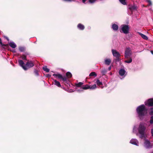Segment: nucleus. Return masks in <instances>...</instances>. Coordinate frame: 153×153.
Returning <instances> with one entry per match:
<instances>
[{
  "instance_id": "obj_12",
  "label": "nucleus",
  "mask_w": 153,
  "mask_h": 153,
  "mask_svg": "<svg viewBox=\"0 0 153 153\" xmlns=\"http://www.w3.org/2000/svg\"><path fill=\"white\" fill-rule=\"evenodd\" d=\"M130 143L131 144L138 146L139 144V142L137 140L135 139H132L130 141Z\"/></svg>"
},
{
  "instance_id": "obj_2",
  "label": "nucleus",
  "mask_w": 153,
  "mask_h": 153,
  "mask_svg": "<svg viewBox=\"0 0 153 153\" xmlns=\"http://www.w3.org/2000/svg\"><path fill=\"white\" fill-rule=\"evenodd\" d=\"M137 130L140 134V138L141 139L145 138L146 131V127L145 126V123L142 122L140 123L137 128Z\"/></svg>"
},
{
  "instance_id": "obj_26",
  "label": "nucleus",
  "mask_w": 153,
  "mask_h": 153,
  "mask_svg": "<svg viewBox=\"0 0 153 153\" xmlns=\"http://www.w3.org/2000/svg\"><path fill=\"white\" fill-rule=\"evenodd\" d=\"M133 133L137 134V129L136 127L135 126H134L133 128Z\"/></svg>"
},
{
  "instance_id": "obj_39",
  "label": "nucleus",
  "mask_w": 153,
  "mask_h": 153,
  "mask_svg": "<svg viewBox=\"0 0 153 153\" xmlns=\"http://www.w3.org/2000/svg\"><path fill=\"white\" fill-rule=\"evenodd\" d=\"M64 0L65 1H74V0Z\"/></svg>"
},
{
  "instance_id": "obj_11",
  "label": "nucleus",
  "mask_w": 153,
  "mask_h": 153,
  "mask_svg": "<svg viewBox=\"0 0 153 153\" xmlns=\"http://www.w3.org/2000/svg\"><path fill=\"white\" fill-rule=\"evenodd\" d=\"M18 62L19 65L22 67L26 71L27 69V67L24 66V63L22 60H19Z\"/></svg>"
},
{
  "instance_id": "obj_18",
  "label": "nucleus",
  "mask_w": 153,
  "mask_h": 153,
  "mask_svg": "<svg viewBox=\"0 0 153 153\" xmlns=\"http://www.w3.org/2000/svg\"><path fill=\"white\" fill-rule=\"evenodd\" d=\"M9 45L12 48H14L16 46V45L13 42H10L9 43Z\"/></svg>"
},
{
  "instance_id": "obj_16",
  "label": "nucleus",
  "mask_w": 153,
  "mask_h": 153,
  "mask_svg": "<svg viewBox=\"0 0 153 153\" xmlns=\"http://www.w3.org/2000/svg\"><path fill=\"white\" fill-rule=\"evenodd\" d=\"M77 27L79 29L81 30H83L85 28V27L84 25L80 23L78 24L77 25Z\"/></svg>"
},
{
  "instance_id": "obj_19",
  "label": "nucleus",
  "mask_w": 153,
  "mask_h": 153,
  "mask_svg": "<svg viewBox=\"0 0 153 153\" xmlns=\"http://www.w3.org/2000/svg\"><path fill=\"white\" fill-rule=\"evenodd\" d=\"M54 84L59 87H61V85L60 83L56 80H54Z\"/></svg>"
},
{
  "instance_id": "obj_40",
  "label": "nucleus",
  "mask_w": 153,
  "mask_h": 153,
  "mask_svg": "<svg viewBox=\"0 0 153 153\" xmlns=\"http://www.w3.org/2000/svg\"><path fill=\"white\" fill-rule=\"evenodd\" d=\"M151 133L152 134V135L153 137V129H152L151 130Z\"/></svg>"
},
{
  "instance_id": "obj_37",
  "label": "nucleus",
  "mask_w": 153,
  "mask_h": 153,
  "mask_svg": "<svg viewBox=\"0 0 153 153\" xmlns=\"http://www.w3.org/2000/svg\"><path fill=\"white\" fill-rule=\"evenodd\" d=\"M146 1L149 4V5H151L152 4V2L150 0H146Z\"/></svg>"
},
{
  "instance_id": "obj_29",
  "label": "nucleus",
  "mask_w": 153,
  "mask_h": 153,
  "mask_svg": "<svg viewBox=\"0 0 153 153\" xmlns=\"http://www.w3.org/2000/svg\"><path fill=\"white\" fill-rule=\"evenodd\" d=\"M83 84V83L82 82H79V83L77 84L76 85V86L77 87H79L81 85H82Z\"/></svg>"
},
{
  "instance_id": "obj_31",
  "label": "nucleus",
  "mask_w": 153,
  "mask_h": 153,
  "mask_svg": "<svg viewBox=\"0 0 153 153\" xmlns=\"http://www.w3.org/2000/svg\"><path fill=\"white\" fill-rule=\"evenodd\" d=\"M107 72V71L105 69H104L102 71L101 73L103 74L104 75Z\"/></svg>"
},
{
  "instance_id": "obj_14",
  "label": "nucleus",
  "mask_w": 153,
  "mask_h": 153,
  "mask_svg": "<svg viewBox=\"0 0 153 153\" xmlns=\"http://www.w3.org/2000/svg\"><path fill=\"white\" fill-rule=\"evenodd\" d=\"M111 27L113 30L114 31H117L118 29V25L115 24H112Z\"/></svg>"
},
{
  "instance_id": "obj_4",
  "label": "nucleus",
  "mask_w": 153,
  "mask_h": 153,
  "mask_svg": "<svg viewBox=\"0 0 153 153\" xmlns=\"http://www.w3.org/2000/svg\"><path fill=\"white\" fill-rule=\"evenodd\" d=\"M53 76L55 78L58 77L59 79H61L63 82H65L67 84V85H66L67 87L68 86V85H70L69 84V81L65 76H63L61 74L59 73L53 74Z\"/></svg>"
},
{
  "instance_id": "obj_10",
  "label": "nucleus",
  "mask_w": 153,
  "mask_h": 153,
  "mask_svg": "<svg viewBox=\"0 0 153 153\" xmlns=\"http://www.w3.org/2000/svg\"><path fill=\"white\" fill-rule=\"evenodd\" d=\"M111 51L112 54L114 57H118L120 56L121 55L116 50L112 49Z\"/></svg>"
},
{
  "instance_id": "obj_46",
  "label": "nucleus",
  "mask_w": 153,
  "mask_h": 153,
  "mask_svg": "<svg viewBox=\"0 0 153 153\" xmlns=\"http://www.w3.org/2000/svg\"><path fill=\"white\" fill-rule=\"evenodd\" d=\"M151 53L153 55V51H151Z\"/></svg>"
},
{
  "instance_id": "obj_22",
  "label": "nucleus",
  "mask_w": 153,
  "mask_h": 153,
  "mask_svg": "<svg viewBox=\"0 0 153 153\" xmlns=\"http://www.w3.org/2000/svg\"><path fill=\"white\" fill-rule=\"evenodd\" d=\"M89 89H94L97 88L96 84H94L92 85H89Z\"/></svg>"
},
{
  "instance_id": "obj_47",
  "label": "nucleus",
  "mask_w": 153,
  "mask_h": 153,
  "mask_svg": "<svg viewBox=\"0 0 153 153\" xmlns=\"http://www.w3.org/2000/svg\"><path fill=\"white\" fill-rule=\"evenodd\" d=\"M13 52H15V51H13Z\"/></svg>"
},
{
  "instance_id": "obj_35",
  "label": "nucleus",
  "mask_w": 153,
  "mask_h": 153,
  "mask_svg": "<svg viewBox=\"0 0 153 153\" xmlns=\"http://www.w3.org/2000/svg\"><path fill=\"white\" fill-rule=\"evenodd\" d=\"M21 58L23 60H27L26 56L25 55H23L21 56Z\"/></svg>"
},
{
  "instance_id": "obj_3",
  "label": "nucleus",
  "mask_w": 153,
  "mask_h": 153,
  "mask_svg": "<svg viewBox=\"0 0 153 153\" xmlns=\"http://www.w3.org/2000/svg\"><path fill=\"white\" fill-rule=\"evenodd\" d=\"M132 53L131 49L129 48H126L125 51V57L126 59H129V60L124 61L125 62L130 63L132 62V59L131 57Z\"/></svg>"
},
{
  "instance_id": "obj_48",
  "label": "nucleus",
  "mask_w": 153,
  "mask_h": 153,
  "mask_svg": "<svg viewBox=\"0 0 153 153\" xmlns=\"http://www.w3.org/2000/svg\"><path fill=\"white\" fill-rule=\"evenodd\" d=\"M152 153H153V152H152Z\"/></svg>"
},
{
  "instance_id": "obj_28",
  "label": "nucleus",
  "mask_w": 153,
  "mask_h": 153,
  "mask_svg": "<svg viewBox=\"0 0 153 153\" xmlns=\"http://www.w3.org/2000/svg\"><path fill=\"white\" fill-rule=\"evenodd\" d=\"M120 2L123 5H126V0H119Z\"/></svg>"
},
{
  "instance_id": "obj_13",
  "label": "nucleus",
  "mask_w": 153,
  "mask_h": 153,
  "mask_svg": "<svg viewBox=\"0 0 153 153\" xmlns=\"http://www.w3.org/2000/svg\"><path fill=\"white\" fill-rule=\"evenodd\" d=\"M26 65L28 67L30 68L33 67L34 64L32 61H28L26 64Z\"/></svg>"
},
{
  "instance_id": "obj_23",
  "label": "nucleus",
  "mask_w": 153,
  "mask_h": 153,
  "mask_svg": "<svg viewBox=\"0 0 153 153\" xmlns=\"http://www.w3.org/2000/svg\"><path fill=\"white\" fill-rule=\"evenodd\" d=\"M66 76L68 78H70L72 77V75L70 72H68L66 73Z\"/></svg>"
},
{
  "instance_id": "obj_7",
  "label": "nucleus",
  "mask_w": 153,
  "mask_h": 153,
  "mask_svg": "<svg viewBox=\"0 0 153 153\" xmlns=\"http://www.w3.org/2000/svg\"><path fill=\"white\" fill-rule=\"evenodd\" d=\"M144 146L146 149H150L153 146V144H151L149 140H146L144 143Z\"/></svg>"
},
{
  "instance_id": "obj_5",
  "label": "nucleus",
  "mask_w": 153,
  "mask_h": 153,
  "mask_svg": "<svg viewBox=\"0 0 153 153\" xmlns=\"http://www.w3.org/2000/svg\"><path fill=\"white\" fill-rule=\"evenodd\" d=\"M129 27L128 25H123L121 26L120 31H121L125 34H127L129 32Z\"/></svg>"
},
{
  "instance_id": "obj_24",
  "label": "nucleus",
  "mask_w": 153,
  "mask_h": 153,
  "mask_svg": "<svg viewBox=\"0 0 153 153\" xmlns=\"http://www.w3.org/2000/svg\"><path fill=\"white\" fill-rule=\"evenodd\" d=\"M43 69L44 71H45L47 72H48L50 71L49 69L47 68V67L46 66L43 67Z\"/></svg>"
},
{
  "instance_id": "obj_41",
  "label": "nucleus",
  "mask_w": 153,
  "mask_h": 153,
  "mask_svg": "<svg viewBox=\"0 0 153 153\" xmlns=\"http://www.w3.org/2000/svg\"><path fill=\"white\" fill-rule=\"evenodd\" d=\"M111 69V66H110V67H109L108 68V70L109 71H110Z\"/></svg>"
},
{
  "instance_id": "obj_8",
  "label": "nucleus",
  "mask_w": 153,
  "mask_h": 153,
  "mask_svg": "<svg viewBox=\"0 0 153 153\" xmlns=\"http://www.w3.org/2000/svg\"><path fill=\"white\" fill-rule=\"evenodd\" d=\"M145 105L148 106H153V98H151L146 101L145 102Z\"/></svg>"
},
{
  "instance_id": "obj_15",
  "label": "nucleus",
  "mask_w": 153,
  "mask_h": 153,
  "mask_svg": "<svg viewBox=\"0 0 153 153\" xmlns=\"http://www.w3.org/2000/svg\"><path fill=\"white\" fill-rule=\"evenodd\" d=\"M89 87H90L89 85H83V86H82V87L81 88V90H78V91H82V89H85V90L88 89H89Z\"/></svg>"
},
{
  "instance_id": "obj_43",
  "label": "nucleus",
  "mask_w": 153,
  "mask_h": 153,
  "mask_svg": "<svg viewBox=\"0 0 153 153\" xmlns=\"http://www.w3.org/2000/svg\"><path fill=\"white\" fill-rule=\"evenodd\" d=\"M51 76V75H50V74H47V77H50V76Z\"/></svg>"
},
{
  "instance_id": "obj_6",
  "label": "nucleus",
  "mask_w": 153,
  "mask_h": 153,
  "mask_svg": "<svg viewBox=\"0 0 153 153\" xmlns=\"http://www.w3.org/2000/svg\"><path fill=\"white\" fill-rule=\"evenodd\" d=\"M119 74L120 76V79H122L126 76L127 74V72L124 69L121 68L119 70Z\"/></svg>"
},
{
  "instance_id": "obj_17",
  "label": "nucleus",
  "mask_w": 153,
  "mask_h": 153,
  "mask_svg": "<svg viewBox=\"0 0 153 153\" xmlns=\"http://www.w3.org/2000/svg\"><path fill=\"white\" fill-rule=\"evenodd\" d=\"M111 62V60L110 59H105V63L107 65H109Z\"/></svg>"
},
{
  "instance_id": "obj_21",
  "label": "nucleus",
  "mask_w": 153,
  "mask_h": 153,
  "mask_svg": "<svg viewBox=\"0 0 153 153\" xmlns=\"http://www.w3.org/2000/svg\"><path fill=\"white\" fill-rule=\"evenodd\" d=\"M97 76V75L96 73L94 72H91L89 74V76H94V77H96Z\"/></svg>"
},
{
  "instance_id": "obj_33",
  "label": "nucleus",
  "mask_w": 153,
  "mask_h": 153,
  "mask_svg": "<svg viewBox=\"0 0 153 153\" xmlns=\"http://www.w3.org/2000/svg\"><path fill=\"white\" fill-rule=\"evenodd\" d=\"M116 58L114 59V61L116 62H118L120 61V57H116Z\"/></svg>"
},
{
  "instance_id": "obj_20",
  "label": "nucleus",
  "mask_w": 153,
  "mask_h": 153,
  "mask_svg": "<svg viewBox=\"0 0 153 153\" xmlns=\"http://www.w3.org/2000/svg\"><path fill=\"white\" fill-rule=\"evenodd\" d=\"M139 34L140 35V36H141V37L144 39L147 40L148 39V38L147 36L145 35L144 34H143L141 33H139Z\"/></svg>"
},
{
  "instance_id": "obj_25",
  "label": "nucleus",
  "mask_w": 153,
  "mask_h": 153,
  "mask_svg": "<svg viewBox=\"0 0 153 153\" xmlns=\"http://www.w3.org/2000/svg\"><path fill=\"white\" fill-rule=\"evenodd\" d=\"M19 50L21 52H23L25 50V48L23 47H20L19 48Z\"/></svg>"
},
{
  "instance_id": "obj_1",
  "label": "nucleus",
  "mask_w": 153,
  "mask_h": 153,
  "mask_svg": "<svg viewBox=\"0 0 153 153\" xmlns=\"http://www.w3.org/2000/svg\"><path fill=\"white\" fill-rule=\"evenodd\" d=\"M136 112L138 117L141 120L143 119L147 113V109L144 105H139L136 108Z\"/></svg>"
},
{
  "instance_id": "obj_36",
  "label": "nucleus",
  "mask_w": 153,
  "mask_h": 153,
  "mask_svg": "<svg viewBox=\"0 0 153 153\" xmlns=\"http://www.w3.org/2000/svg\"><path fill=\"white\" fill-rule=\"evenodd\" d=\"M96 1V0H89V2L91 4L94 3Z\"/></svg>"
},
{
  "instance_id": "obj_45",
  "label": "nucleus",
  "mask_w": 153,
  "mask_h": 153,
  "mask_svg": "<svg viewBox=\"0 0 153 153\" xmlns=\"http://www.w3.org/2000/svg\"><path fill=\"white\" fill-rule=\"evenodd\" d=\"M5 38H6V39L7 40V41H9V39L8 38V37H5Z\"/></svg>"
},
{
  "instance_id": "obj_9",
  "label": "nucleus",
  "mask_w": 153,
  "mask_h": 153,
  "mask_svg": "<svg viewBox=\"0 0 153 153\" xmlns=\"http://www.w3.org/2000/svg\"><path fill=\"white\" fill-rule=\"evenodd\" d=\"M128 9L132 12L133 11L137 10V7L135 5H129L128 6Z\"/></svg>"
},
{
  "instance_id": "obj_38",
  "label": "nucleus",
  "mask_w": 153,
  "mask_h": 153,
  "mask_svg": "<svg viewBox=\"0 0 153 153\" xmlns=\"http://www.w3.org/2000/svg\"><path fill=\"white\" fill-rule=\"evenodd\" d=\"M0 44L1 45H3V43L1 42V38H0Z\"/></svg>"
},
{
  "instance_id": "obj_44",
  "label": "nucleus",
  "mask_w": 153,
  "mask_h": 153,
  "mask_svg": "<svg viewBox=\"0 0 153 153\" xmlns=\"http://www.w3.org/2000/svg\"><path fill=\"white\" fill-rule=\"evenodd\" d=\"M5 38H6V39L7 40V41H9V39L8 38V37H5Z\"/></svg>"
},
{
  "instance_id": "obj_34",
  "label": "nucleus",
  "mask_w": 153,
  "mask_h": 153,
  "mask_svg": "<svg viewBox=\"0 0 153 153\" xmlns=\"http://www.w3.org/2000/svg\"><path fill=\"white\" fill-rule=\"evenodd\" d=\"M150 123L151 124H152L153 123V116H152L150 118Z\"/></svg>"
},
{
  "instance_id": "obj_27",
  "label": "nucleus",
  "mask_w": 153,
  "mask_h": 153,
  "mask_svg": "<svg viewBox=\"0 0 153 153\" xmlns=\"http://www.w3.org/2000/svg\"><path fill=\"white\" fill-rule=\"evenodd\" d=\"M96 83L98 85H100L102 84V82L100 81L99 79L97 80Z\"/></svg>"
},
{
  "instance_id": "obj_30",
  "label": "nucleus",
  "mask_w": 153,
  "mask_h": 153,
  "mask_svg": "<svg viewBox=\"0 0 153 153\" xmlns=\"http://www.w3.org/2000/svg\"><path fill=\"white\" fill-rule=\"evenodd\" d=\"M34 73L35 74V75L36 76H39V74L38 73V71L37 70H35L34 71Z\"/></svg>"
},
{
  "instance_id": "obj_42",
  "label": "nucleus",
  "mask_w": 153,
  "mask_h": 153,
  "mask_svg": "<svg viewBox=\"0 0 153 153\" xmlns=\"http://www.w3.org/2000/svg\"><path fill=\"white\" fill-rule=\"evenodd\" d=\"M86 0H82V1L83 3H85Z\"/></svg>"
},
{
  "instance_id": "obj_32",
  "label": "nucleus",
  "mask_w": 153,
  "mask_h": 153,
  "mask_svg": "<svg viewBox=\"0 0 153 153\" xmlns=\"http://www.w3.org/2000/svg\"><path fill=\"white\" fill-rule=\"evenodd\" d=\"M149 114L151 115H153V108H151Z\"/></svg>"
}]
</instances>
